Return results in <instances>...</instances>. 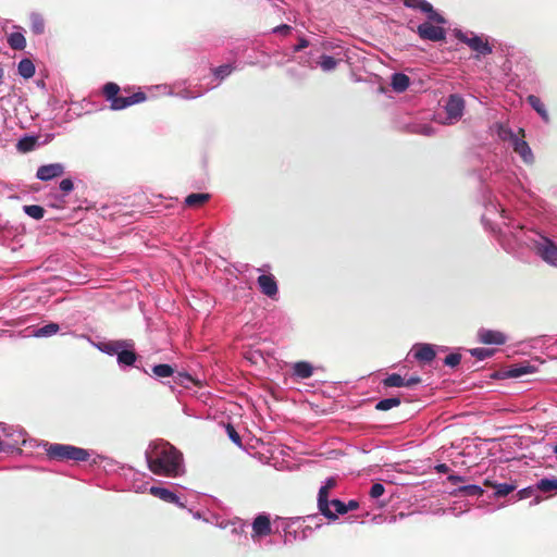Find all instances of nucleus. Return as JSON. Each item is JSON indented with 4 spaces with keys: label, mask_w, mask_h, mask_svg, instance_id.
Returning <instances> with one entry per match:
<instances>
[{
    "label": "nucleus",
    "mask_w": 557,
    "mask_h": 557,
    "mask_svg": "<svg viewBox=\"0 0 557 557\" xmlns=\"http://www.w3.org/2000/svg\"><path fill=\"white\" fill-rule=\"evenodd\" d=\"M37 141L38 138L35 136H24L17 141L16 148L23 153L30 152L35 149Z\"/></svg>",
    "instance_id": "29"
},
{
    "label": "nucleus",
    "mask_w": 557,
    "mask_h": 557,
    "mask_svg": "<svg viewBox=\"0 0 557 557\" xmlns=\"http://www.w3.org/2000/svg\"><path fill=\"white\" fill-rule=\"evenodd\" d=\"M385 492V486L382 484V483H374L372 484L371 488H370V496L371 498L373 499H376L379 497H381Z\"/></svg>",
    "instance_id": "48"
},
{
    "label": "nucleus",
    "mask_w": 557,
    "mask_h": 557,
    "mask_svg": "<svg viewBox=\"0 0 557 557\" xmlns=\"http://www.w3.org/2000/svg\"><path fill=\"white\" fill-rule=\"evenodd\" d=\"M384 387H403L405 386V377L398 373L388 374L383 381Z\"/></svg>",
    "instance_id": "33"
},
{
    "label": "nucleus",
    "mask_w": 557,
    "mask_h": 557,
    "mask_svg": "<svg viewBox=\"0 0 557 557\" xmlns=\"http://www.w3.org/2000/svg\"><path fill=\"white\" fill-rule=\"evenodd\" d=\"M444 110L446 113V117L443 121L444 124H454L458 122L462 117L465 111V100L462 96L459 94L450 95L446 100Z\"/></svg>",
    "instance_id": "8"
},
{
    "label": "nucleus",
    "mask_w": 557,
    "mask_h": 557,
    "mask_svg": "<svg viewBox=\"0 0 557 557\" xmlns=\"http://www.w3.org/2000/svg\"><path fill=\"white\" fill-rule=\"evenodd\" d=\"M272 533L270 515L260 512L251 523V540L261 544L262 540Z\"/></svg>",
    "instance_id": "9"
},
{
    "label": "nucleus",
    "mask_w": 557,
    "mask_h": 557,
    "mask_svg": "<svg viewBox=\"0 0 557 557\" xmlns=\"http://www.w3.org/2000/svg\"><path fill=\"white\" fill-rule=\"evenodd\" d=\"M58 331H59L58 324L49 323V324L42 326L41 329H39L37 334L41 335V336H48V335L55 334Z\"/></svg>",
    "instance_id": "47"
},
{
    "label": "nucleus",
    "mask_w": 557,
    "mask_h": 557,
    "mask_svg": "<svg viewBox=\"0 0 557 557\" xmlns=\"http://www.w3.org/2000/svg\"><path fill=\"white\" fill-rule=\"evenodd\" d=\"M401 403L399 397H389L379 400L375 404V409L379 411H387L394 407L399 406Z\"/></svg>",
    "instance_id": "32"
},
{
    "label": "nucleus",
    "mask_w": 557,
    "mask_h": 557,
    "mask_svg": "<svg viewBox=\"0 0 557 557\" xmlns=\"http://www.w3.org/2000/svg\"><path fill=\"white\" fill-rule=\"evenodd\" d=\"M343 47L337 40H330L324 38H318L311 42L310 55L332 52L334 55L339 57L342 54Z\"/></svg>",
    "instance_id": "13"
},
{
    "label": "nucleus",
    "mask_w": 557,
    "mask_h": 557,
    "mask_svg": "<svg viewBox=\"0 0 557 557\" xmlns=\"http://www.w3.org/2000/svg\"><path fill=\"white\" fill-rule=\"evenodd\" d=\"M317 518H318V516H309V517H308V519H309V520H314V519H317Z\"/></svg>",
    "instance_id": "64"
},
{
    "label": "nucleus",
    "mask_w": 557,
    "mask_h": 557,
    "mask_svg": "<svg viewBox=\"0 0 557 557\" xmlns=\"http://www.w3.org/2000/svg\"><path fill=\"white\" fill-rule=\"evenodd\" d=\"M30 29L34 34L39 35L45 32V21L38 13L30 14Z\"/></svg>",
    "instance_id": "34"
},
{
    "label": "nucleus",
    "mask_w": 557,
    "mask_h": 557,
    "mask_svg": "<svg viewBox=\"0 0 557 557\" xmlns=\"http://www.w3.org/2000/svg\"><path fill=\"white\" fill-rule=\"evenodd\" d=\"M447 480L453 483V484H457L459 482H463L465 481V478L461 476V475H457V474H449L447 476Z\"/></svg>",
    "instance_id": "53"
},
{
    "label": "nucleus",
    "mask_w": 557,
    "mask_h": 557,
    "mask_svg": "<svg viewBox=\"0 0 557 557\" xmlns=\"http://www.w3.org/2000/svg\"><path fill=\"white\" fill-rule=\"evenodd\" d=\"M232 70L233 69L230 64H224L215 69H212V73L215 78L222 81L232 73Z\"/></svg>",
    "instance_id": "41"
},
{
    "label": "nucleus",
    "mask_w": 557,
    "mask_h": 557,
    "mask_svg": "<svg viewBox=\"0 0 557 557\" xmlns=\"http://www.w3.org/2000/svg\"><path fill=\"white\" fill-rule=\"evenodd\" d=\"M17 71L23 78L28 79L35 74V65L32 60L23 59L18 63Z\"/></svg>",
    "instance_id": "31"
},
{
    "label": "nucleus",
    "mask_w": 557,
    "mask_h": 557,
    "mask_svg": "<svg viewBox=\"0 0 557 557\" xmlns=\"http://www.w3.org/2000/svg\"><path fill=\"white\" fill-rule=\"evenodd\" d=\"M435 469L438 473H447L449 471V467L446 463H438L435 466Z\"/></svg>",
    "instance_id": "56"
},
{
    "label": "nucleus",
    "mask_w": 557,
    "mask_h": 557,
    "mask_svg": "<svg viewBox=\"0 0 557 557\" xmlns=\"http://www.w3.org/2000/svg\"><path fill=\"white\" fill-rule=\"evenodd\" d=\"M494 488V497L502 498L506 497L509 494L513 493L517 488V485L513 482H505V483H498L497 485H493Z\"/></svg>",
    "instance_id": "28"
},
{
    "label": "nucleus",
    "mask_w": 557,
    "mask_h": 557,
    "mask_svg": "<svg viewBox=\"0 0 557 557\" xmlns=\"http://www.w3.org/2000/svg\"><path fill=\"white\" fill-rule=\"evenodd\" d=\"M404 4L407 8L419 10L428 14V20L436 24H445L446 20L436 12L432 4L426 0H404Z\"/></svg>",
    "instance_id": "12"
},
{
    "label": "nucleus",
    "mask_w": 557,
    "mask_h": 557,
    "mask_svg": "<svg viewBox=\"0 0 557 557\" xmlns=\"http://www.w3.org/2000/svg\"><path fill=\"white\" fill-rule=\"evenodd\" d=\"M478 342L485 345H504L508 337L505 333L498 330H491L485 327H480L476 332Z\"/></svg>",
    "instance_id": "14"
},
{
    "label": "nucleus",
    "mask_w": 557,
    "mask_h": 557,
    "mask_svg": "<svg viewBox=\"0 0 557 557\" xmlns=\"http://www.w3.org/2000/svg\"><path fill=\"white\" fill-rule=\"evenodd\" d=\"M126 346H132V344H128L124 341H120V342H113V343H109L106 345V348H107V352L109 354H116L120 352L123 347H126Z\"/></svg>",
    "instance_id": "45"
},
{
    "label": "nucleus",
    "mask_w": 557,
    "mask_h": 557,
    "mask_svg": "<svg viewBox=\"0 0 557 557\" xmlns=\"http://www.w3.org/2000/svg\"><path fill=\"white\" fill-rule=\"evenodd\" d=\"M314 55H309L308 59L304 60V65H306L309 69H317L320 67L324 73L333 72L339 61L341 58L336 59L337 55H330L326 53L318 54L317 58H313Z\"/></svg>",
    "instance_id": "10"
},
{
    "label": "nucleus",
    "mask_w": 557,
    "mask_h": 557,
    "mask_svg": "<svg viewBox=\"0 0 557 557\" xmlns=\"http://www.w3.org/2000/svg\"><path fill=\"white\" fill-rule=\"evenodd\" d=\"M226 433H227L228 437H230V438H231V440H232V441H233L237 446H239V447H242V446H243V444H242V437H240L239 433L235 430V428H234L231 423H228V424L226 425Z\"/></svg>",
    "instance_id": "46"
},
{
    "label": "nucleus",
    "mask_w": 557,
    "mask_h": 557,
    "mask_svg": "<svg viewBox=\"0 0 557 557\" xmlns=\"http://www.w3.org/2000/svg\"><path fill=\"white\" fill-rule=\"evenodd\" d=\"M246 455L261 463H268L272 457L271 446L246 431Z\"/></svg>",
    "instance_id": "6"
},
{
    "label": "nucleus",
    "mask_w": 557,
    "mask_h": 557,
    "mask_svg": "<svg viewBox=\"0 0 557 557\" xmlns=\"http://www.w3.org/2000/svg\"><path fill=\"white\" fill-rule=\"evenodd\" d=\"M211 196L207 193L190 194L185 198V206L188 208H200L210 200Z\"/></svg>",
    "instance_id": "24"
},
{
    "label": "nucleus",
    "mask_w": 557,
    "mask_h": 557,
    "mask_svg": "<svg viewBox=\"0 0 557 557\" xmlns=\"http://www.w3.org/2000/svg\"><path fill=\"white\" fill-rule=\"evenodd\" d=\"M458 38L472 51L476 52L478 55L485 57L493 52V46L490 44L488 37L485 35H476L474 33L460 34Z\"/></svg>",
    "instance_id": "7"
},
{
    "label": "nucleus",
    "mask_w": 557,
    "mask_h": 557,
    "mask_svg": "<svg viewBox=\"0 0 557 557\" xmlns=\"http://www.w3.org/2000/svg\"><path fill=\"white\" fill-rule=\"evenodd\" d=\"M481 219L505 250L524 246L548 265L557 267V242L544 232L516 223L498 200L490 197L485 201Z\"/></svg>",
    "instance_id": "1"
},
{
    "label": "nucleus",
    "mask_w": 557,
    "mask_h": 557,
    "mask_svg": "<svg viewBox=\"0 0 557 557\" xmlns=\"http://www.w3.org/2000/svg\"><path fill=\"white\" fill-rule=\"evenodd\" d=\"M47 455L50 459L58 461H86L90 457L88 450L64 444H51L47 449Z\"/></svg>",
    "instance_id": "4"
},
{
    "label": "nucleus",
    "mask_w": 557,
    "mask_h": 557,
    "mask_svg": "<svg viewBox=\"0 0 557 557\" xmlns=\"http://www.w3.org/2000/svg\"><path fill=\"white\" fill-rule=\"evenodd\" d=\"M74 188V185H73V182L72 180L70 178H64L60 182V189L65 193V194H69L70 191H72Z\"/></svg>",
    "instance_id": "50"
},
{
    "label": "nucleus",
    "mask_w": 557,
    "mask_h": 557,
    "mask_svg": "<svg viewBox=\"0 0 557 557\" xmlns=\"http://www.w3.org/2000/svg\"><path fill=\"white\" fill-rule=\"evenodd\" d=\"M149 470L157 475L177 476L182 463V454L170 443L154 444L146 453Z\"/></svg>",
    "instance_id": "2"
},
{
    "label": "nucleus",
    "mask_w": 557,
    "mask_h": 557,
    "mask_svg": "<svg viewBox=\"0 0 557 557\" xmlns=\"http://www.w3.org/2000/svg\"><path fill=\"white\" fill-rule=\"evenodd\" d=\"M412 351L414 358L423 362H431L436 356L435 347L431 344H416Z\"/></svg>",
    "instance_id": "18"
},
{
    "label": "nucleus",
    "mask_w": 557,
    "mask_h": 557,
    "mask_svg": "<svg viewBox=\"0 0 557 557\" xmlns=\"http://www.w3.org/2000/svg\"><path fill=\"white\" fill-rule=\"evenodd\" d=\"M250 362L255 366H263L265 364V358L261 350L255 349L252 347H246V363Z\"/></svg>",
    "instance_id": "26"
},
{
    "label": "nucleus",
    "mask_w": 557,
    "mask_h": 557,
    "mask_svg": "<svg viewBox=\"0 0 557 557\" xmlns=\"http://www.w3.org/2000/svg\"><path fill=\"white\" fill-rule=\"evenodd\" d=\"M8 44L13 50H23L26 47V39L21 32H14L9 35Z\"/></svg>",
    "instance_id": "30"
},
{
    "label": "nucleus",
    "mask_w": 557,
    "mask_h": 557,
    "mask_svg": "<svg viewBox=\"0 0 557 557\" xmlns=\"http://www.w3.org/2000/svg\"><path fill=\"white\" fill-rule=\"evenodd\" d=\"M534 368L531 366H513L508 371L509 376L520 377L527 373L533 372Z\"/></svg>",
    "instance_id": "40"
},
{
    "label": "nucleus",
    "mask_w": 557,
    "mask_h": 557,
    "mask_svg": "<svg viewBox=\"0 0 557 557\" xmlns=\"http://www.w3.org/2000/svg\"><path fill=\"white\" fill-rule=\"evenodd\" d=\"M3 75H4L3 70H2V69H0V84L2 83Z\"/></svg>",
    "instance_id": "62"
},
{
    "label": "nucleus",
    "mask_w": 557,
    "mask_h": 557,
    "mask_svg": "<svg viewBox=\"0 0 557 557\" xmlns=\"http://www.w3.org/2000/svg\"><path fill=\"white\" fill-rule=\"evenodd\" d=\"M432 133H433V132H432L431 127H429V126H424V127H423V134H424V135L430 136V135H432Z\"/></svg>",
    "instance_id": "58"
},
{
    "label": "nucleus",
    "mask_w": 557,
    "mask_h": 557,
    "mask_svg": "<svg viewBox=\"0 0 557 557\" xmlns=\"http://www.w3.org/2000/svg\"><path fill=\"white\" fill-rule=\"evenodd\" d=\"M136 359L137 356L134 350L122 349L120 352H117L119 363H123L125 366H133Z\"/></svg>",
    "instance_id": "35"
},
{
    "label": "nucleus",
    "mask_w": 557,
    "mask_h": 557,
    "mask_svg": "<svg viewBox=\"0 0 557 557\" xmlns=\"http://www.w3.org/2000/svg\"><path fill=\"white\" fill-rule=\"evenodd\" d=\"M552 451L557 455V443L552 446Z\"/></svg>",
    "instance_id": "60"
},
{
    "label": "nucleus",
    "mask_w": 557,
    "mask_h": 557,
    "mask_svg": "<svg viewBox=\"0 0 557 557\" xmlns=\"http://www.w3.org/2000/svg\"><path fill=\"white\" fill-rule=\"evenodd\" d=\"M64 166L61 163L45 164L38 168L36 177L40 181L47 182L55 177L62 176Z\"/></svg>",
    "instance_id": "15"
},
{
    "label": "nucleus",
    "mask_w": 557,
    "mask_h": 557,
    "mask_svg": "<svg viewBox=\"0 0 557 557\" xmlns=\"http://www.w3.org/2000/svg\"><path fill=\"white\" fill-rule=\"evenodd\" d=\"M527 102L541 116L544 123H549L550 119L548 111L540 97L535 95H529L527 97Z\"/></svg>",
    "instance_id": "19"
},
{
    "label": "nucleus",
    "mask_w": 557,
    "mask_h": 557,
    "mask_svg": "<svg viewBox=\"0 0 557 557\" xmlns=\"http://www.w3.org/2000/svg\"><path fill=\"white\" fill-rule=\"evenodd\" d=\"M535 487H536V492L537 491L543 492V493H549L553 491L557 492V478L556 476L543 478L536 482Z\"/></svg>",
    "instance_id": "27"
},
{
    "label": "nucleus",
    "mask_w": 557,
    "mask_h": 557,
    "mask_svg": "<svg viewBox=\"0 0 557 557\" xmlns=\"http://www.w3.org/2000/svg\"><path fill=\"white\" fill-rule=\"evenodd\" d=\"M284 524H285L284 525V531H285L286 535L290 534V532L288 531L289 524L287 522H284Z\"/></svg>",
    "instance_id": "59"
},
{
    "label": "nucleus",
    "mask_w": 557,
    "mask_h": 557,
    "mask_svg": "<svg viewBox=\"0 0 557 557\" xmlns=\"http://www.w3.org/2000/svg\"><path fill=\"white\" fill-rule=\"evenodd\" d=\"M293 30V27L287 24H281L278 26H275L271 29L272 34L281 35V36H288Z\"/></svg>",
    "instance_id": "49"
},
{
    "label": "nucleus",
    "mask_w": 557,
    "mask_h": 557,
    "mask_svg": "<svg viewBox=\"0 0 557 557\" xmlns=\"http://www.w3.org/2000/svg\"><path fill=\"white\" fill-rule=\"evenodd\" d=\"M256 270L261 273L257 277L259 292L273 301L278 300V282L272 273H265V270H270V265L265 264L262 268H257Z\"/></svg>",
    "instance_id": "5"
},
{
    "label": "nucleus",
    "mask_w": 557,
    "mask_h": 557,
    "mask_svg": "<svg viewBox=\"0 0 557 557\" xmlns=\"http://www.w3.org/2000/svg\"><path fill=\"white\" fill-rule=\"evenodd\" d=\"M461 361V355L458 351L450 352L448 356L444 359V364L449 368L457 367Z\"/></svg>",
    "instance_id": "42"
},
{
    "label": "nucleus",
    "mask_w": 557,
    "mask_h": 557,
    "mask_svg": "<svg viewBox=\"0 0 557 557\" xmlns=\"http://www.w3.org/2000/svg\"><path fill=\"white\" fill-rule=\"evenodd\" d=\"M469 352L472 357H475L478 360H485L487 358H491L494 355L495 350L491 348L479 347L469 349Z\"/></svg>",
    "instance_id": "39"
},
{
    "label": "nucleus",
    "mask_w": 557,
    "mask_h": 557,
    "mask_svg": "<svg viewBox=\"0 0 557 557\" xmlns=\"http://www.w3.org/2000/svg\"><path fill=\"white\" fill-rule=\"evenodd\" d=\"M494 129L502 140L508 141L510 145L515 141V138L519 137L507 124L504 123H496L494 125Z\"/></svg>",
    "instance_id": "25"
},
{
    "label": "nucleus",
    "mask_w": 557,
    "mask_h": 557,
    "mask_svg": "<svg viewBox=\"0 0 557 557\" xmlns=\"http://www.w3.org/2000/svg\"><path fill=\"white\" fill-rule=\"evenodd\" d=\"M309 46L311 47V42L308 39H306L305 37H300L298 44L296 46H294L293 51L299 52Z\"/></svg>",
    "instance_id": "51"
},
{
    "label": "nucleus",
    "mask_w": 557,
    "mask_h": 557,
    "mask_svg": "<svg viewBox=\"0 0 557 557\" xmlns=\"http://www.w3.org/2000/svg\"><path fill=\"white\" fill-rule=\"evenodd\" d=\"M410 85V78L408 75L397 72L391 77V86L396 92H404Z\"/></svg>",
    "instance_id": "22"
},
{
    "label": "nucleus",
    "mask_w": 557,
    "mask_h": 557,
    "mask_svg": "<svg viewBox=\"0 0 557 557\" xmlns=\"http://www.w3.org/2000/svg\"><path fill=\"white\" fill-rule=\"evenodd\" d=\"M150 494L166 503L177 504L183 507V504L180 503V498L168 488L151 486Z\"/></svg>",
    "instance_id": "21"
},
{
    "label": "nucleus",
    "mask_w": 557,
    "mask_h": 557,
    "mask_svg": "<svg viewBox=\"0 0 557 557\" xmlns=\"http://www.w3.org/2000/svg\"><path fill=\"white\" fill-rule=\"evenodd\" d=\"M24 212L35 219V220H40L44 218L45 215V209L41 207V206H38V205H28V206H24Z\"/></svg>",
    "instance_id": "37"
},
{
    "label": "nucleus",
    "mask_w": 557,
    "mask_h": 557,
    "mask_svg": "<svg viewBox=\"0 0 557 557\" xmlns=\"http://www.w3.org/2000/svg\"><path fill=\"white\" fill-rule=\"evenodd\" d=\"M336 484V480L334 478H327L321 486H326V490L330 491Z\"/></svg>",
    "instance_id": "54"
},
{
    "label": "nucleus",
    "mask_w": 557,
    "mask_h": 557,
    "mask_svg": "<svg viewBox=\"0 0 557 557\" xmlns=\"http://www.w3.org/2000/svg\"><path fill=\"white\" fill-rule=\"evenodd\" d=\"M120 86L115 83H107L102 92L108 101H110V108L114 111L123 110L129 106L144 102L147 96L143 91H138L128 97L119 96Z\"/></svg>",
    "instance_id": "3"
},
{
    "label": "nucleus",
    "mask_w": 557,
    "mask_h": 557,
    "mask_svg": "<svg viewBox=\"0 0 557 557\" xmlns=\"http://www.w3.org/2000/svg\"><path fill=\"white\" fill-rule=\"evenodd\" d=\"M539 503V499L537 497H535L530 504L533 505V504H537Z\"/></svg>",
    "instance_id": "63"
},
{
    "label": "nucleus",
    "mask_w": 557,
    "mask_h": 557,
    "mask_svg": "<svg viewBox=\"0 0 557 557\" xmlns=\"http://www.w3.org/2000/svg\"><path fill=\"white\" fill-rule=\"evenodd\" d=\"M174 382L184 387H189V383H195L194 379L185 372H178L177 375L174 376Z\"/></svg>",
    "instance_id": "43"
},
{
    "label": "nucleus",
    "mask_w": 557,
    "mask_h": 557,
    "mask_svg": "<svg viewBox=\"0 0 557 557\" xmlns=\"http://www.w3.org/2000/svg\"><path fill=\"white\" fill-rule=\"evenodd\" d=\"M440 351H447L448 350V347L446 346H440L437 347Z\"/></svg>",
    "instance_id": "61"
},
{
    "label": "nucleus",
    "mask_w": 557,
    "mask_h": 557,
    "mask_svg": "<svg viewBox=\"0 0 557 557\" xmlns=\"http://www.w3.org/2000/svg\"><path fill=\"white\" fill-rule=\"evenodd\" d=\"M421 382L420 376L411 375L408 379H405V386H412L419 384Z\"/></svg>",
    "instance_id": "52"
},
{
    "label": "nucleus",
    "mask_w": 557,
    "mask_h": 557,
    "mask_svg": "<svg viewBox=\"0 0 557 557\" xmlns=\"http://www.w3.org/2000/svg\"><path fill=\"white\" fill-rule=\"evenodd\" d=\"M498 483H495L494 481H492L491 479H485L484 480V485L485 486H490V487H493V485H497Z\"/></svg>",
    "instance_id": "57"
},
{
    "label": "nucleus",
    "mask_w": 557,
    "mask_h": 557,
    "mask_svg": "<svg viewBox=\"0 0 557 557\" xmlns=\"http://www.w3.org/2000/svg\"><path fill=\"white\" fill-rule=\"evenodd\" d=\"M483 493H484L483 487L478 484L460 485L451 492V494L455 496H471V497H480L483 495Z\"/></svg>",
    "instance_id": "20"
},
{
    "label": "nucleus",
    "mask_w": 557,
    "mask_h": 557,
    "mask_svg": "<svg viewBox=\"0 0 557 557\" xmlns=\"http://www.w3.org/2000/svg\"><path fill=\"white\" fill-rule=\"evenodd\" d=\"M433 22H424L417 28L419 37L423 40L442 41L446 38V30L442 24L433 25Z\"/></svg>",
    "instance_id": "11"
},
{
    "label": "nucleus",
    "mask_w": 557,
    "mask_h": 557,
    "mask_svg": "<svg viewBox=\"0 0 557 557\" xmlns=\"http://www.w3.org/2000/svg\"><path fill=\"white\" fill-rule=\"evenodd\" d=\"M318 508L322 516L330 520H336V513L330 509L329 491L321 486L318 493Z\"/></svg>",
    "instance_id": "17"
},
{
    "label": "nucleus",
    "mask_w": 557,
    "mask_h": 557,
    "mask_svg": "<svg viewBox=\"0 0 557 557\" xmlns=\"http://www.w3.org/2000/svg\"><path fill=\"white\" fill-rule=\"evenodd\" d=\"M535 493H536L535 485L527 486V487L519 490L516 494L511 495V500L518 502V500L527 499V498L534 496Z\"/></svg>",
    "instance_id": "36"
},
{
    "label": "nucleus",
    "mask_w": 557,
    "mask_h": 557,
    "mask_svg": "<svg viewBox=\"0 0 557 557\" xmlns=\"http://www.w3.org/2000/svg\"><path fill=\"white\" fill-rule=\"evenodd\" d=\"M359 507V503L355 499H350L348 503H346L347 512L349 510H355Z\"/></svg>",
    "instance_id": "55"
},
{
    "label": "nucleus",
    "mask_w": 557,
    "mask_h": 557,
    "mask_svg": "<svg viewBox=\"0 0 557 557\" xmlns=\"http://www.w3.org/2000/svg\"><path fill=\"white\" fill-rule=\"evenodd\" d=\"M313 374V367L308 361H298L293 364V375L305 380Z\"/></svg>",
    "instance_id": "23"
},
{
    "label": "nucleus",
    "mask_w": 557,
    "mask_h": 557,
    "mask_svg": "<svg viewBox=\"0 0 557 557\" xmlns=\"http://www.w3.org/2000/svg\"><path fill=\"white\" fill-rule=\"evenodd\" d=\"M510 146L512 147L513 151L520 156L524 163L532 164L534 162L532 149L525 140L521 139L520 137L515 138V141Z\"/></svg>",
    "instance_id": "16"
},
{
    "label": "nucleus",
    "mask_w": 557,
    "mask_h": 557,
    "mask_svg": "<svg viewBox=\"0 0 557 557\" xmlns=\"http://www.w3.org/2000/svg\"><path fill=\"white\" fill-rule=\"evenodd\" d=\"M334 507L333 513H336V519L338 518V515H345L347 513L346 503L339 500V499H332L330 502V506Z\"/></svg>",
    "instance_id": "44"
},
{
    "label": "nucleus",
    "mask_w": 557,
    "mask_h": 557,
    "mask_svg": "<svg viewBox=\"0 0 557 557\" xmlns=\"http://www.w3.org/2000/svg\"><path fill=\"white\" fill-rule=\"evenodd\" d=\"M152 373L157 377H168L174 374V369L166 363L157 364L152 368Z\"/></svg>",
    "instance_id": "38"
}]
</instances>
